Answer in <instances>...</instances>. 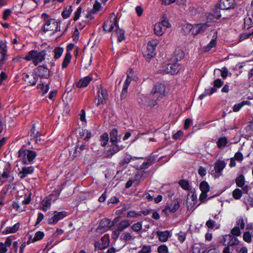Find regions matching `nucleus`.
<instances>
[{"mask_svg":"<svg viewBox=\"0 0 253 253\" xmlns=\"http://www.w3.org/2000/svg\"><path fill=\"white\" fill-rule=\"evenodd\" d=\"M37 155L34 150L21 148L18 151L19 160L24 165L31 164Z\"/></svg>","mask_w":253,"mask_h":253,"instance_id":"nucleus-1","label":"nucleus"},{"mask_svg":"<svg viewBox=\"0 0 253 253\" xmlns=\"http://www.w3.org/2000/svg\"><path fill=\"white\" fill-rule=\"evenodd\" d=\"M45 50H32L29 51L23 58L27 61H32L34 65L37 66L45 59Z\"/></svg>","mask_w":253,"mask_h":253,"instance_id":"nucleus-2","label":"nucleus"},{"mask_svg":"<svg viewBox=\"0 0 253 253\" xmlns=\"http://www.w3.org/2000/svg\"><path fill=\"white\" fill-rule=\"evenodd\" d=\"M44 32L50 31L52 34L60 31V22L55 19H50L45 21L42 28Z\"/></svg>","mask_w":253,"mask_h":253,"instance_id":"nucleus-3","label":"nucleus"},{"mask_svg":"<svg viewBox=\"0 0 253 253\" xmlns=\"http://www.w3.org/2000/svg\"><path fill=\"white\" fill-rule=\"evenodd\" d=\"M159 42L157 39H152L148 42L147 48L143 53V55L147 60H150L155 56V48Z\"/></svg>","mask_w":253,"mask_h":253,"instance_id":"nucleus-4","label":"nucleus"},{"mask_svg":"<svg viewBox=\"0 0 253 253\" xmlns=\"http://www.w3.org/2000/svg\"><path fill=\"white\" fill-rule=\"evenodd\" d=\"M11 167L10 165L4 161H0V182L6 181L5 179L10 176Z\"/></svg>","mask_w":253,"mask_h":253,"instance_id":"nucleus-5","label":"nucleus"},{"mask_svg":"<svg viewBox=\"0 0 253 253\" xmlns=\"http://www.w3.org/2000/svg\"><path fill=\"white\" fill-rule=\"evenodd\" d=\"M118 26L117 17L112 13L110 15L109 20L104 22L103 29L106 32H111L114 28H117Z\"/></svg>","mask_w":253,"mask_h":253,"instance_id":"nucleus-6","label":"nucleus"},{"mask_svg":"<svg viewBox=\"0 0 253 253\" xmlns=\"http://www.w3.org/2000/svg\"><path fill=\"white\" fill-rule=\"evenodd\" d=\"M180 69V65L178 63H168L162 67L161 71L164 73L172 75L177 74Z\"/></svg>","mask_w":253,"mask_h":253,"instance_id":"nucleus-7","label":"nucleus"},{"mask_svg":"<svg viewBox=\"0 0 253 253\" xmlns=\"http://www.w3.org/2000/svg\"><path fill=\"white\" fill-rule=\"evenodd\" d=\"M108 98V94L107 90L102 86H98L97 90V103L96 104L97 106L104 105Z\"/></svg>","mask_w":253,"mask_h":253,"instance_id":"nucleus-8","label":"nucleus"},{"mask_svg":"<svg viewBox=\"0 0 253 253\" xmlns=\"http://www.w3.org/2000/svg\"><path fill=\"white\" fill-rule=\"evenodd\" d=\"M244 26L247 29L253 27V0L248 9L247 16L244 18Z\"/></svg>","mask_w":253,"mask_h":253,"instance_id":"nucleus-9","label":"nucleus"},{"mask_svg":"<svg viewBox=\"0 0 253 253\" xmlns=\"http://www.w3.org/2000/svg\"><path fill=\"white\" fill-rule=\"evenodd\" d=\"M235 182L238 187L242 188V190L244 193H248L250 187L249 185H245V178L243 174H240L236 178Z\"/></svg>","mask_w":253,"mask_h":253,"instance_id":"nucleus-10","label":"nucleus"},{"mask_svg":"<svg viewBox=\"0 0 253 253\" xmlns=\"http://www.w3.org/2000/svg\"><path fill=\"white\" fill-rule=\"evenodd\" d=\"M165 91V86L162 84H156L151 91V93L155 97L159 98L164 96Z\"/></svg>","mask_w":253,"mask_h":253,"instance_id":"nucleus-11","label":"nucleus"},{"mask_svg":"<svg viewBox=\"0 0 253 253\" xmlns=\"http://www.w3.org/2000/svg\"><path fill=\"white\" fill-rule=\"evenodd\" d=\"M112 146L109 148V150L104 152V157L105 158H111L114 154L123 149L124 148L122 145L119 146L117 144H112Z\"/></svg>","mask_w":253,"mask_h":253,"instance_id":"nucleus-12","label":"nucleus"},{"mask_svg":"<svg viewBox=\"0 0 253 253\" xmlns=\"http://www.w3.org/2000/svg\"><path fill=\"white\" fill-rule=\"evenodd\" d=\"M23 78L25 82L29 85H34L38 82V76L34 74H28L24 73Z\"/></svg>","mask_w":253,"mask_h":253,"instance_id":"nucleus-13","label":"nucleus"},{"mask_svg":"<svg viewBox=\"0 0 253 253\" xmlns=\"http://www.w3.org/2000/svg\"><path fill=\"white\" fill-rule=\"evenodd\" d=\"M210 27L208 23H200L194 25V28L193 29V35H197L205 31L208 27Z\"/></svg>","mask_w":253,"mask_h":253,"instance_id":"nucleus-14","label":"nucleus"},{"mask_svg":"<svg viewBox=\"0 0 253 253\" xmlns=\"http://www.w3.org/2000/svg\"><path fill=\"white\" fill-rule=\"evenodd\" d=\"M112 226V224H111V221L110 219L107 218H103L102 219L97 228L96 230L97 231L99 230H101V231H105L107 230L108 229L110 228Z\"/></svg>","mask_w":253,"mask_h":253,"instance_id":"nucleus-15","label":"nucleus"},{"mask_svg":"<svg viewBox=\"0 0 253 253\" xmlns=\"http://www.w3.org/2000/svg\"><path fill=\"white\" fill-rule=\"evenodd\" d=\"M54 213L55 214L53 216L48 220V223L50 224H56L59 220L63 219L66 216L65 211H55Z\"/></svg>","mask_w":253,"mask_h":253,"instance_id":"nucleus-16","label":"nucleus"},{"mask_svg":"<svg viewBox=\"0 0 253 253\" xmlns=\"http://www.w3.org/2000/svg\"><path fill=\"white\" fill-rule=\"evenodd\" d=\"M234 7V0H220L219 9L228 10Z\"/></svg>","mask_w":253,"mask_h":253,"instance_id":"nucleus-17","label":"nucleus"},{"mask_svg":"<svg viewBox=\"0 0 253 253\" xmlns=\"http://www.w3.org/2000/svg\"><path fill=\"white\" fill-rule=\"evenodd\" d=\"M34 168L33 166L24 167L19 172L18 175L21 179L27 177L29 174H31L34 172Z\"/></svg>","mask_w":253,"mask_h":253,"instance_id":"nucleus-18","label":"nucleus"},{"mask_svg":"<svg viewBox=\"0 0 253 253\" xmlns=\"http://www.w3.org/2000/svg\"><path fill=\"white\" fill-rule=\"evenodd\" d=\"M226 165V163L223 160H217L214 164V170L217 176L221 175L222 170L225 168Z\"/></svg>","mask_w":253,"mask_h":253,"instance_id":"nucleus-19","label":"nucleus"},{"mask_svg":"<svg viewBox=\"0 0 253 253\" xmlns=\"http://www.w3.org/2000/svg\"><path fill=\"white\" fill-rule=\"evenodd\" d=\"M179 208V204L177 200H173L171 203L167 206L164 210V211L174 212Z\"/></svg>","mask_w":253,"mask_h":253,"instance_id":"nucleus-20","label":"nucleus"},{"mask_svg":"<svg viewBox=\"0 0 253 253\" xmlns=\"http://www.w3.org/2000/svg\"><path fill=\"white\" fill-rule=\"evenodd\" d=\"M209 248L208 245L204 244H195L193 246V253H205Z\"/></svg>","mask_w":253,"mask_h":253,"instance_id":"nucleus-21","label":"nucleus"},{"mask_svg":"<svg viewBox=\"0 0 253 253\" xmlns=\"http://www.w3.org/2000/svg\"><path fill=\"white\" fill-rule=\"evenodd\" d=\"M92 80V78L90 75L80 79L76 83V86L78 88L86 87Z\"/></svg>","mask_w":253,"mask_h":253,"instance_id":"nucleus-22","label":"nucleus"},{"mask_svg":"<svg viewBox=\"0 0 253 253\" xmlns=\"http://www.w3.org/2000/svg\"><path fill=\"white\" fill-rule=\"evenodd\" d=\"M37 69L39 76L43 78H47L49 77V71L47 68L43 66H40Z\"/></svg>","mask_w":253,"mask_h":253,"instance_id":"nucleus-23","label":"nucleus"},{"mask_svg":"<svg viewBox=\"0 0 253 253\" xmlns=\"http://www.w3.org/2000/svg\"><path fill=\"white\" fill-rule=\"evenodd\" d=\"M157 235L159 240L162 242H166L170 236V232L169 231H158Z\"/></svg>","mask_w":253,"mask_h":253,"instance_id":"nucleus-24","label":"nucleus"},{"mask_svg":"<svg viewBox=\"0 0 253 253\" xmlns=\"http://www.w3.org/2000/svg\"><path fill=\"white\" fill-rule=\"evenodd\" d=\"M44 236V234L43 232L40 231H38L35 233V236L33 238H32V236H30V238L27 242V244L41 240L43 238Z\"/></svg>","mask_w":253,"mask_h":253,"instance_id":"nucleus-25","label":"nucleus"},{"mask_svg":"<svg viewBox=\"0 0 253 253\" xmlns=\"http://www.w3.org/2000/svg\"><path fill=\"white\" fill-rule=\"evenodd\" d=\"M19 227L20 223L18 222L15 224L12 227H6V228L2 231V233L4 234H8L15 233L18 230Z\"/></svg>","mask_w":253,"mask_h":253,"instance_id":"nucleus-26","label":"nucleus"},{"mask_svg":"<svg viewBox=\"0 0 253 253\" xmlns=\"http://www.w3.org/2000/svg\"><path fill=\"white\" fill-rule=\"evenodd\" d=\"M154 30L155 34L158 36H161L165 32V28L163 27L162 24L159 22L155 24L154 25Z\"/></svg>","mask_w":253,"mask_h":253,"instance_id":"nucleus-27","label":"nucleus"},{"mask_svg":"<svg viewBox=\"0 0 253 253\" xmlns=\"http://www.w3.org/2000/svg\"><path fill=\"white\" fill-rule=\"evenodd\" d=\"M110 141L112 144H117L119 141L118 135V130L116 128L113 129L110 132Z\"/></svg>","mask_w":253,"mask_h":253,"instance_id":"nucleus-28","label":"nucleus"},{"mask_svg":"<svg viewBox=\"0 0 253 253\" xmlns=\"http://www.w3.org/2000/svg\"><path fill=\"white\" fill-rule=\"evenodd\" d=\"M228 143V140L226 137H221L218 139L216 144L219 149L224 148Z\"/></svg>","mask_w":253,"mask_h":253,"instance_id":"nucleus-29","label":"nucleus"},{"mask_svg":"<svg viewBox=\"0 0 253 253\" xmlns=\"http://www.w3.org/2000/svg\"><path fill=\"white\" fill-rule=\"evenodd\" d=\"M253 233L252 231H246L243 235V240L247 243H251L253 240Z\"/></svg>","mask_w":253,"mask_h":253,"instance_id":"nucleus-30","label":"nucleus"},{"mask_svg":"<svg viewBox=\"0 0 253 253\" xmlns=\"http://www.w3.org/2000/svg\"><path fill=\"white\" fill-rule=\"evenodd\" d=\"M130 225L129 221L127 219L122 220L118 225V228L122 232Z\"/></svg>","mask_w":253,"mask_h":253,"instance_id":"nucleus-31","label":"nucleus"},{"mask_svg":"<svg viewBox=\"0 0 253 253\" xmlns=\"http://www.w3.org/2000/svg\"><path fill=\"white\" fill-rule=\"evenodd\" d=\"M186 0H162V3L164 5H169L175 2L178 5H183L186 3Z\"/></svg>","mask_w":253,"mask_h":253,"instance_id":"nucleus-32","label":"nucleus"},{"mask_svg":"<svg viewBox=\"0 0 253 253\" xmlns=\"http://www.w3.org/2000/svg\"><path fill=\"white\" fill-rule=\"evenodd\" d=\"M110 239L108 234H105L101 239V247L100 249H104L108 246L109 244Z\"/></svg>","mask_w":253,"mask_h":253,"instance_id":"nucleus-33","label":"nucleus"},{"mask_svg":"<svg viewBox=\"0 0 253 253\" xmlns=\"http://www.w3.org/2000/svg\"><path fill=\"white\" fill-rule=\"evenodd\" d=\"M41 204L42 206V210L43 211H46L51 207V199L47 198L43 200L41 203Z\"/></svg>","mask_w":253,"mask_h":253,"instance_id":"nucleus-34","label":"nucleus"},{"mask_svg":"<svg viewBox=\"0 0 253 253\" xmlns=\"http://www.w3.org/2000/svg\"><path fill=\"white\" fill-rule=\"evenodd\" d=\"M216 91V89L214 87L206 89L205 92L200 95L199 98L201 99H203L207 95H210L215 92Z\"/></svg>","mask_w":253,"mask_h":253,"instance_id":"nucleus-35","label":"nucleus"},{"mask_svg":"<svg viewBox=\"0 0 253 253\" xmlns=\"http://www.w3.org/2000/svg\"><path fill=\"white\" fill-rule=\"evenodd\" d=\"M243 191L239 188H236L232 192V196L235 200H239L242 196Z\"/></svg>","mask_w":253,"mask_h":253,"instance_id":"nucleus-36","label":"nucleus"},{"mask_svg":"<svg viewBox=\"0 0 253 253\" xmlns=\"http://www.w3.org/2000/svg\"><path fill=\"white\" fill-rule=\"evenodd\" d=\"M121 239L126 242H131L135 239V237L130 232H126L124 233Z\"/></svg>","mask_w":253,"mask_h":253,"instance_id":"nucleus-37","label":"nucleus"},{"mask_svg":"<svg viewBox=\"0 0 253 253\" xmlns=\"http://www.w3.org/2000/svg\"><path fill=\"white\" fill-rule=\"evenodd\" d=\"M71 57L72 56L71 53H69V52L66 53L62 64V67L63 69L67 67L68 64L71 61Z\"/></svg>","mask_w":253,"mask_h":253,"instance_id":"nucleus-38","label":"nucleus"},{"mask_svg":"<svg viewBox=\"0 0 253 253\" xmlns=\"http://www.w3.org/2000/svg\"><path fill=\"white\" fill-rule=\"evenodd\" d=\"M7 45L5 41H0V53L1 55L6 56L7 55Z\"/></svg>","mask_w":253,"mask_h":253,"instance_id":"nucleus-39","label":"nucleus"},{"mask_svg":"<svg viewBox=\"0 0 253 253\" xmlns=\"http://www.w3.org/2000/svg\"><path fill=\"white\" fill-rule=\"evenodd\" d=\"M85 149V144L78 143L75 149L74 154L78 155L82 153Z\"/></svg>","mask_w":253,"mask_h":253,"instance_id":"nucleus-40","label":"nucleus"},{"mask_svg":"<svg viewBox=\"0 0 253 253\" xmlns=\"http://www.w3.org/2000/svg\"><path fill=\"white\" fill-rule=\"evenodd\" d=\"M115 31L118 36V41L120 42L123 41L125 38L124 30L119 29L118 26Z\"/></svg>","mask_w":253,"mask_h":253,"instance_id":"nucleus-41","label":"nucleus"},{"mask_svg":"<svg viewBox=\"0 0 253 253\" xmlns=\"http://www.w3.org/2000/svg\"><path fill=\"white\" fill-rule=\"evenodd\" d=\"M249 103L250 102L248 101H243L241 103L236 104L233 106V110L234 112H237L239 111L243 106L246 104H249Z\"/></svg>","mask_w":253,"mask_h":253,"instance_id":"nucleus-42","label":"nucleus"},{"mask_svg":"<svg viewBox=\"0 0 253 253\" xmlns=\"http://www.w3.org/2000/svg\"><path fill=\"white\" fill-rule=\"evenodd\" d=\"M200 189L202 192L208 193L210 190V186L206 181H203L200 184Z\"/></svg>","mask_w":253,"mask_h":253,"instance_id":"nucleus-43","label":"nucleus"},{"mask_svg":"<svg viewBox=\"0 0 253 253\" xmlns=\"http://www.w3.org/2000/svg\"><path fill=\"white\" fill-rule=\"evenodd\" d=\"M216 38H214L213 37V38L211 40V41L210 42V43L206 46L204 47V50L205 51H210L212 47H214L216 45Z\"/></svg>","mask_w":253,"mask_h":253,"instance_id":"nucleus-44","label":"nucleus"},{"mask_svg":"<svg viewBox=\"0 0 253 253\" xmlns=\"http://www.w3.org/2000/svg\"><path fill=\"white\" fill-rule=\"evenodd\" d=\"M159 23L162 24L163 27L165 28V30H166L167 28H169L171 27V25L167 19L166 15H163L161 21Z\"/></svg>","mask_w":253,"mask_h":253,"instance_id":"nucleus-45","label":"nucleus"},{"mask_svg":"<svg viewBox=\"0 0 253 253\" xmlns=\"http://www.w3.org/2000/svg\"><path fill=\"white\" fill-rule=\"evenodd\" d=\"M230 233L232 234V235L233 236V237L240 236L242 234L241 229H240L238 227L235 226L231 229Z\"/></svg>","mask_w":253,"mask_h":253,"instance_id":"nucleus-46","label":"nucleus"},{"mask_svg":"<svg viewBox=\"0 0 253 253\" xmlns=\"http://www.w3.org/2000/svg\"><path fill=\"white\" fill-rule=\"evenodd\" d=\"M109 140L108 134L107 133H103L100 138L101 145L102 146H105Z\"/></svg>","mask_w":253,"mask_h":253,"instance_id":"nucleus-47","label":"nucleus"},{"mask_svg":"<svg viewBox=\"0 0 253 253\" xmlns=\"http://www.w3.org/2000/svg\"><path fill=\"white\" fill-rule=\"evenodd\" d=\"M142 228V224L141 222H138L133 224L131 226V229L135 232H139Z\"/></svg>","mask_w":253,"mask_h":253,"instance_id":"nucleus-48","label":"nucleus"},{"mask_svg":"<svg viewBox=\"0 0 253 253\" xmlns=\"http://www.w3.org/2000/svg\"><path fill=\"white\" fill-rule=\"evenodd\" d=\"M239 241L237 238L233 236H230L229 241L228 242V246H233L238 245Z\"/></svg>","mask_w":253,"mask_h":253,"instance_id":"nucleus-49","label":"nucleus"},{"mask_svg":"<svg viewBox=\"0 0 253 253\" xmlns=\"http://www.w3.org/2000/svg\"><path fill=\"white\" fill-rule=\"evenodd\" d=\"M237 227H238L241 229H244L245 227V223L242 217L238 218L236 221Z\"/></svg>","mask_w":253,"mask_h":253,"instance_id":"nucleus-50","label":"nucleus"},{"mask_svg":"<svg viewBox=\"0 0 253 253\" xmlns=\"http://www.w3.org/2000/svg\"><path fill=\"white\" fill-rule=\"evenodd\" d=\"M141 215L140 213L136 212L135 211H130L127 212L126 217L127 218H136Z\"/></svg>","mask_w":253,"mask_h":253,"instance_id":"nucleus-51","label":"nucleus"},{"mask_svg":"<svg viewBox=\"0 0 253 253\" xmlns=\"http://www.w3.org/2000/svg\"><path fill=\"white\" fill-rule=\"evenodd\" d=\"M178 183L183 189L186 190H189V184L188 181L183 179L180 180Z\"/></svg>","mask_w":253,"mask_h":253,"instance_id":"nucleus-52","label":"nucleus"},{"mask_svg":"<svg viewBox=\"0 0 253 253\" xmlns=\"http://www.w3.org/2000/svg\"><path fill=\"white\" fill-rule=\"evenodd\" d=\"M63 52V49L61 47H56L54 50V58L56 59L59 58Z\"/></svg>","mask_w":253,"mask_h":253,"instance_id":"nucleus-53","label":"nucleus"},{"mask_svg":"<svg viewBox=\"0 0 253 253\" xmlns=\"http://www.w3.org/2000/svg\"><path fill=\"white\" fill-rule=\"evenodd\" d=\"M73 11L72 6H70L69 8L65 9L62 13V16L64 18H67Z\"/></svg>","mask_w":253,"mask_h":253,"instance_id":"nucleus-54","label":"nucleus"},{"mask_svg":"<svg viewBox=\"0 0 253 253\" xmlns=\"http://www.w3.org/2000/svg\"><path fill=\"white\" fill-rule=\"evenodd\" d=\"M176 236L179 241L181 243H182L184 242L186 239V234L185 232L180 231L179 233L176 234Z\"/></svg>","mask_w":253,"mask_h":253,"instance_id":"nucleus-55","label":"nucleus"},{"mask_svg":"<svg viewBox=\"0 0 253 253\" xmlns=\"http://www.w3.org/2000/svg\"><path fill=\"white\" fill-rule=\"evenodd\" d=\"M216 71H220L221 73V76L224 78L225 79L227 75H228V70L226 67L222 68L221 69H216L214 70V73L215 74V72Z\"/></svg>","mask_w":253,"mask_h":253,"instance_id":"nucleus-56","label":"nucleus"},{"mask_svg":"<svg viewBox=\"0 0 253 253\" xmlns=\"http://www.w3.org/2000/svg\"><path fill=\"white\" fill-rule=\"evenodd\" d=\"M151 252V247L150 246L144 245L138 253H150Z\"/></svg>","mask_w":253,"mask_h":253,"instance_id":"nucleus-57","label":"nucleus"},{"mask_svg":"<svg viewBox=\"0 0 253 253\" xmlns=\"http://www.w3.org/2000/svg\"><path fill=\"white\" fill-rule=\"evenodd\" d=\"M157 251L159 253H168L169 249L165 245H162L158 247Z\"/></svg>","mask_w":253,"mask_h":253,"instance_id":"nucleus-58","label":"nucleus"},{"mask_svg":"<svg viewBox=\"0 0 253 253\" xmlns=\"http://www.w3.org/2000/svg\"><path fill=\"white\" fill-rule=\"evenodd\" d=\"M184 56V52L181 50H178L175 51V59L177 61L182 59Z\"/></svg>","mask_w":253,"mask_h":253,"instance_id":"nucleus-59","label":"nucleus"},{"mask_svg":"<svg viewBox=\"0 0 253 253\" xmlns=\"http://www.w3.org/2000/svg\"><path fill=\"white\" fill-rule=\"evenodd\" d=\"M131 71H130L129 73H128L127 74V78L126 79L125 83H124V85H123V87H125V90H126V88H127L130 83V82H131V79H130V77H131Z\"/></svg>","mask_w":253,"mask_h":253,"instance_id":"nucleus-60","label":"nucleus"},{"mask_svg":"<svg viewBox=\"0 0 253 253\" xmlns=\"http://www.w3.org/2000/svg\"><path fill=\"white\" fill-rule=\"evenodd\" d=\"M38 87L41 88L43 94H45V93H47L49 90L48 85L47 84L44 85L43 84H38Z\"/></svg>","mask_w":253,"mask_h":253,"instance_id":"nucleus-61","label":"nucleus"},{"mask_svg":"<svg viewBox=\"0 0 253 253\" xmlns=\"http://www.w3.org/2000/svg\"><path fill=\"white\" fill-rule=\"evenodd\" d=\"M194 28V25L191 24H188L184 27V30L185 33H191L193 35V29Z\"/></svg>","mask_w":253,"mask_h":253,"instance_id":"nucleus-62","label":"nucleus"},{"mask_svg":"<svg viewBox=\"0 0 253 253\" xmlns=\"http://www.w3.org/2000/svg\"><path fill=\"white\" fill-rule=\"evenodd\" d=\"M206 225L209 228L212 229L215 227L216 223L214 220L210 219L206 222Z\"/></svg>","mask_w":253,"mask_h":253,"instance_id":"nucleus-63","label":"nucleus"},{"mask_svg":"<svg viewBox=\"0 0 253 253\" xmlns=\"http://www.w3.org/2000/svg\"><path fill=\"white\" fill-rule=\"evenodd\" d=\"M233 158L237 161L242 162L243 160L244 157L241 152H238L235 154Z\"/></svg>","mask_w":253,"mask_h":253,"instance_id":"nucleus-64","label":"nucleus"}]
</instances>
